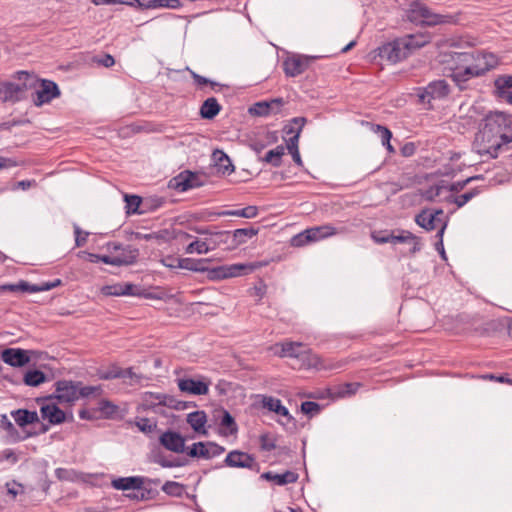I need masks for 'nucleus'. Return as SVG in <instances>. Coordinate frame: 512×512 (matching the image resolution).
I'll return each mask as SVG.
<instances>
[{
    "label": "nucleus",
    "instance_id": "obj_57",
    "mask_svg": "<svg viewBox=\"0 0 512 512\" xmlns=\"http://www.w3.org/2000/svg\"><path fill=\"white\" fill-rule=\"evenodd\" d=\"M74 233H75L76 246L77 247L83 246L87 241V237H88L89 233L83 232L78 226H74Z\"/></svg>",
    "mask_w": 512,
    "mask_h": 512
},
{
    "label": "nucleus",
    "instance_id": "obj_63",
    "mask_svg": "<svg viewBox=\"0 0 512 512\" xmlns=\"http://www.w3.org/2000/svg\"><path fill=\"white\" fill-rule=\"evenodd\" d=\"M19 163L13 158L0 157V170L10 169L18 166Z\"/></svg>",
    "mask_w": 512,
    "mask_h": 512
},
{
    "label": "nucleus",
    "instance_id": "obj_16",
    "mask_svg": "<svg viewBox=\"0 0 512 512\" xmlns=\"http://www.w3.org/2000/svg\"><path fill=\"white\" fill-rule=\"evenodd\" d=\"M285 104L286 101L283 98H274L270 101H261L250 107L249 113L255 116H268L270 114H278Z\"/></svg>",
    "mask_w": 512,
    "mask_h": 512
},
{
    "label": "nucleus",
    "instance_id": "obj_3",
    "mask_svg": "<svg viewBox=\"0 0 512 512\" xmlns=\"http://www.w3.org/2000/svg\"><path fill=\"white\" fill-rule=\"evenodd\" d=\"M431 40L428 34H411L396 39L386 45L387 59L393 63L405 59L411 52L419 49Z\"/></svg>",
    "mask_w": 512,
    "mask_h": 512
},
{
    "label": "nucleus",
    "instance_id": "obj_25",
    "mask_svg": "<svg viewBox=\"0 0 512 512\" xmlns=\"http://www.w3.org/2000/svg\"><path fill=\"white\" fill-rule=\"evenodd\" d=\"M41 416L52 424H60L65 421V413L52 402L43 405L40 409Z\"/></svg>",
    "mask_w": 512,
    "mask_h": 512
},
{
    "label": "nucleus",
    "instance_id": "obj_60",
    "mask_svg": "<svg viewBox=\"0 0 512 512\" xmlns=\"http://www.w3.org/2000/svg\"><path fill=\"white\" fill-rule=\"evenodd\" d=\"M74 472L72 470H68L65 468H57L55 470V475L59 480L69 481L73 479Z\"/></svg>",
    "mask_w": 512,
    "mask_h": 512
},
{
    "label": "nucleus",
    "instance_id": "obj_35",
    "mask_svg": "<svg viewBox=\"0 0 512 512\" xmlns=\"http://www.w3.org/2000/svg\"><path fill=\"white\" fill-rule=\"evenodd\" d=\"M210 259L182 258V268L193 272H205Z\"/></svg>",
    "mask_w": 512,
    "mask_h": 512
},
{
    "label": "nucleus",
    "instance_id": "obj_21",
    "mask_svg": "<svg viewBox=\"0 0 512 512\" xmlns=\"http://www.w3.org/2000/svg\"><path fill=\"white\" fill-rule=\"evenodd\" d=\"M224 462L229 467L252 468L255 464V459L246 452L233 450L227 454Z\"/></svg>",
    "mask_w": 512,
    "mask_h": 512
},
{
    "label": "nucleus",
    "instance_id": "obj_36",
    "mask_svg": "<svg viewBox=\"0 0 512 512\" xmlns=\"http://www.w3.org/2000/svg\"><path fill=\"white\" fill-rule=\"evenodd\" d=\"M141 7L144 8H157L168 7L177 8L180 5L179 0H135Z\"/></svg>",
    "mask_w": 512,
    "mask_h": 512
},
{
    "label": "nucleus",
    "instance_id": "obj_38",
    "mask_svg": "<svg viewBox=\"0 0 512 512\" xmlns=\"http://www.w3.org/2000/svg\"><path fill=\"white\" fill-rule=\"evenodd\" d=\"M218 215L237 216L251 219L258 215V208L256 206H247L240 210L221 211L218 213Z\"/></svg>",
    "mask_w": 512,
    "mask_h": 512
},
{
    "label": "nucleus",
    "instance_id": "obj_59",
    "mask_svg": "<svg viewBox=\"0 0 512 512\" xmlns=\"http://www.w3.org/2000/svg\"><path fill=\"white\" fill-rule=\"evenodd\" d=\"M122 373L126 375H121V378H129L130 379V385L138 384L142 380V376L136 374L131 368L128 369H122Z\"/></svg>",
    "mask_w": 512,
    "mask_h": 512
},
{
    "label": "nucleus",
    "instance_id": "obj_48",
    "mask_svg": "<svg viewBox=\"0 0 512 512\" xmlns=\"http://www.w3.org/2000/svg\"><path fill=\"white\" fill-rule=\"evenodd\" d=\"M136 427L143 433L149 434L156 429V423L151 422L148 418H140L135 422Z\"/></svg>",
    "mask_w": 512,
    "mask_h": 512
},
{
    "label": "nucleus",
    "instance_id": "obj_2",
    "mask_svg": "<svg viewBox=\"0 0 512 512\" xmlns=\"http://www.w3.org/2000/svg\"><path fill=\"white\" fill-rule=\"evenodd\" d=\"M440 62L447 65V74L452 80L463 89V84L469 79L479 76L487 71L483 68L485 63L484 53H469L450 51L441 56Z\"/></svg>",
    "mask_w": 512,
    "mask_h": 512
},
{
    "label": "nucleus",
    "instance_id": "obj_33",
    "mask_svg": "<svg viewBox=\"0 0 512 512\" xmlns=\"http://www.w3.org/2000/svg\"><path fill=\"white\" fill-rule=\"evenodd\" d=\"M143 480L139 477L118 478L112 482L114 488L119 490H128L140 488Z\"/></svg>",
    "mask_w": 512,
    "mask_h": 512
},
{
    "label": "nucleus",
    "instance_id": "obj_56",
    "mask_svg": "<svg viewBox=\"0 0 512 512\" xmlns=\"http://www.w3.org/2000/svg\"><path fill=\"white\" fill-rule=\"evenodd\" d=\"M99 409L106 415H112L116 412L117 406L108 400H101L99 402Z\"/></svg>",
    "mask_w": 512,
    "mask_h": 512
},
{
    "label": "nucleus",
    "instance_id": "obj_45",
    "mask_svg": "<svg viewBox=\"0 0 512 512\" xmlns=\"http://www.w3.org/2000/svg\"><path fill=\"white\" fill-rule=\"evenodd\" d=\"M497 91H510L512 89V75H502L495 80Z\"/></svg>",
    "mask_w": 512,
    "mask_h": 512
},
{
    "label": "nucleus",
    "instance_id": "obj_9",
    "mask_svg": "<svg viewBox=\"0 0 512 512\" xmlns=\"http://www.w3.org/2000/svg\"><path fill=\"white\" fill-rule=\"evenodd\" d=\"M336 230L334 227L329 225H324L320 227L310 228L305 230L304 232L294 236L292 238V245L299 247L306 245L310 242L318 241L325 237L336 234Z\"/></svg>",
    "mask_w": 512,
    "mask_h": 512
},
{
    "label": "nucleus",
    "instance_id": "obj_62",
    "mask_svg": "<svg viewBox=\"0 0 512 512\" xmlns=\"http://www.w3.org/2000/svg\"><path fill=\"white\" fill-rule=\"evenodd\" d=\"M260 442L261 448L265 451H271L276 447L274 441L268 435H262L260 437Z\"/></svg>",
    "mask_w": 512,
    "mask_h": 512
},
{
    "label": "nucleus",
    "instance_id": "obj_7",
    "mask_svg": "<svg viewBox=\"0 0 512 512\" xmlns=\"http://www.w3.org/2000/svg\"><path fill=\"white\" fill-rule=\"evenodd\" d=\"M257 268L256 264H231L222 265L212 269L207 267V277L209 280L217 281L227 278H233L241 275H247Z\"/></svg>",
    "mask_w": 512,
    "mask_h": 512
},
{
    "label": "nucleus",
    "instance_id": "obj_23",
    "mask_svg": "<svg viewBox=\"0 0 512 512\" xmlns=\"http://www.w3.org/2000/svg\"><path fill=\"white\" fill-rule=\"evenodd\" d=\"M160 443L172 452L181 453L184 451V438L177 432L167 431L163 433L160 436Z\"/></svg>",
    "mask_w": 512,
    "mask_h": 512
},
{
    "label": "nucleus",
    "instance_id": "obj_14",
    "mask_svg": "<svg viewBox=\"0 0 512 512\" xmlns=\"http://www.w3.org/2000/svg\"><path fill=\"white\" fill-rule=\"evenodd\" d=\"M224 451V447L219 446L213 442H198L192 445L188 451V455L190 457L210 459L221 455Z\"/></svg>",
    "mask_w": 512,
    "mask_h": 512
},
{
    "label": "nucleus",
    "instance_id": "obj_54",
    "mask_svg": "<svg viewBox=\"0 0 512 512\" xmlns=\"http://www.w3.org/2000/svg\"><path fill=\"white\" fill-rule=\"evenodd\" d=\"M221 425L227 427L230 430V433H234L237 431V427L233 417L229 412L224 411L221 419Z\"/></svg>",
    "mask_w": 512,
    "mask_h": 512
},
{
    "label": "nucleus",
    "instance_id": "obj_49",
    "mask_svg": "<svg viewBox=\"0 0 512 512\" xmlns=\"http://www.w3.org/2000/svg\"><path fill=\"white\" fill-rule=\"evenodd\" d=\"M359 387L358 383H347L339 386L337 394L341 397L350 396L356 393Z\"/></svg>",
    "mask_w": 512,
    "mask_h": 512
},
{
    "label": "nucleus",
    "instance_id": "obj_64",
    "mask_svg": "<svg viewBox=\"0 0 512 512\" xmlns=\"http://www.w3.org/2000/svg\"><path fill=\"white\" fill-rule=\"evenodd\" d=\"M484 56H485V63L483 65L484 69H487V71H488L497 65V58L494 54L484 53Z\"/></svg>",
    "mask_w": 512,
    "mask_h": 512
},
{
    "label": "nucleus",
    "instance_id": "obj_31",
    "mask_svg": "<svg viewBox=\"0 0 512 512\" xmlns=\"http://www.w3.org/2000/svg\"><path fill=\"white\" fill-rule=\"evenodd\" d=\"M187 422L190 424V426L193 428L195 432L203 434L206 433L204 427L207 422V417L203 411L189 413L187 415Z\"/></svg>",
    "mask_w": 512,
    "mask_h": 512
},
{
    "label": "nucleus",
    "instance_id": "obj_28",
    "mask_svg": "<svg viewBox=\"0 0 512 512\" xmlns=\"http://www.w3.org/2000/svg\"><path fill=\"white\" fill-rule=\"evenodd\" d=\"M261 478L268 481H273L277 485H285L288 483H294L297 481V474L291 471H286L283 474H274L272 472H265L261 475Z\"/></svg>",
    "mask_w": 512,
    "mask_h": 512
},
{
    "label": "nucleus",
    "instance_id": "obj_20",
    "mask_svg": "<svg viewBox=\"0 0 512 512\" xmlns=\"http://www.w3.org/2000/svg\"><path fill=\"white\" fill-rule=\"evenodd\" d=\"M311 58L306 56H292L283 63L287 76L295 77L303 73L309 66Z\"/></svg>",
    "mask_w": 512,
    "mask_h": 512
},
{
    "label": "nucleus",
    "instance_id": "obj_5",
    "mask_svg": "<svg viewBox=\"0 0 512 512\" xmlns=\"http://www.w3.org/2000/svg\"><path fill=\"white\" fill-rule=\"evenodd\" d=\"M407 17L413 23L427 26L453 24L456 22L454 16L434 13L421 2H413L410 5Z\"/></svg>",
    "mask_w": 512,
    "mask_h": 512
},
{
    "label": "nucleus",
    "instance_id": "obj_58",
    "mask_svg": "<svg viewBox=\"0 0 512 512\" xmlns=\"http://www.w3.org/2000/svg\"><path fill=\"white\" fill-rule=\"evenodd\" d=\"M219 212H212V211H202L200 213H197L193 216V218L197 221H213L216 217H220L221 215H218Z\"/></svg>",
    "mask_w": 512,
    "mask_h": 512
},
{
    "label": "nucleus",
    "instance_id": "obj_61",
    "mask_svg": "<svg viewBox=\"0 0 512 512\" xmlns=\"http://www.w3.org/2000/svg\"><path fill=\"white\" fill-rule=\"evenodd\" d=\"M7 492L13 498H15L18 494L23 492V487L21 484L16 483L15 481L6 484Z\"/></svg>",
    "mask_w": 512,
    "mask_h": 512
},
{
    "label": "nucleus",
    "instance_id": "obj_30",
    "mask_svg": "<svg viewBox=\"0 0 512 512\" xmlns=\"http://www.w3.org/2000/svg\"><path fill=\"white\" fill-rule=\"evenodd\" d=\"M61 283L62 282H61L60 279H56V280H54L52 282H43V283H41L39 285H32V284H29L26 281H20V289L23 292L35 293V292L51 290V289H53L55 287L60 286Z\"/></svg>",
    "mask_w": 512,
    "mask_h": 512
},
{
    "label": "nucleus",
    "instance_id": "obj_13",
    "mask_svg": "<svg viewBox=\"0 0 512 512\" xmlns=\"http://www.w3.org/2000/svg\"><path fill=\"white\" fill-rule=\"evenodd\" d=\"M55 398L61 403H72L79 398V382L58 381Z\"/></svg>",
    "mask_w": 512,
    "mask_h": 512
},
{
    "label": "nucleus",
    "instance_id": "obj_29",
    "mask_svg": "<svg viewBox=\"0 0 512 512\" xmlns=\"http://www.w3.org/2000/svg\"><path fill=\"white\" fill-rule=\"evenodd\" d=\"M194 180L195 177L191 173H181L170 181V187L180 192H184L194 187Z\"/></svg>",
    "mask_w": 512,
    "mask_h": 512
},
{
    "label": "nucleus",
    "instance_id": "obj_15",
    "mask_svg": "<svg viewBox=\"0 0 512 512\" xmlns=\"http://www.w3.org/2000/svg\"><path fill=\"white\" fill-rule=\"evenodd\" d=\"M424 197L430 201L453 203L454 193L445 181L432 185L424 192Z\"/></svg>",
    "mask_w": 512,
    "mask_h": 512
},
{
    "label": "nucleus",
    "instance_id": "obj_47",
    "mask_svg": "<svg viewBox=\"0 0 512 512\" xmlns=\"http://www.w3.org/2000/svg\"><path fill=\"white\" fill-rule=\"evenodd\" d=\"M282 403L279 399L274 398L272 396H264L262 398V406L269 411L277 413L278 409L281 407Z\"/></svg>",
    "mask_w": 512,
    "mask_h": 512
},
{
    "label": "nucleus",
    "instance_id": "obj_44",
    "mask_svg": "<svg viewBox=\"0 0 512 512\" xmlns=\"http://www.w3.org/2000/svg\"><path fill=\"white\" fill-rule=\"evenodd\" d=\"M258 233V230L250 228H243V229H236L233 232V237L235 240H237V245L242 244L245 242L244 238H252Z\"/></svg>",
    "mask_w": 512,
    "mask_h": 512
},
{
    "label": "nucleus",
    "instance_id": "obj_27",
    "mask_svg": "<svg viewBox=\"0 0 512 512\" xmlns=\"http://www.w3.org/2000/svg\"><path fill=\"white\" fill-rule=\"evenodd\" d=\"M212 160L218 172L222 174H231L234 166L227 154L221 150H215L212 154Z\"/></svg>",
    "mask_w": 512,
    "mask_h": 512
},
{
    "label": "nucleus",
    "instance_id": "obj_40",
    "mask_svg": "<svg viewBox=\"0 0 512 512\" xmlns=\"http://www.w3.org/2000/svg\"><path fill=\"white\" fill-rule=\"evenodd\" d=\"M298 359L306 368L320 369L322 367L320 357L316 354H313L310 350H304L301 357Z\"/></svg>",
    "mask_w": 512,
    "mask_h": 512
},
{
    "label": "nucleus",
    "instance_id": "obj_1",
    "mask_svg": "<svg viewBox=\"0 0 512 512\" xmlns=\"http://www.w3.org/2000/svg\"><path fill=\"white\" fill-rule=\"evenodd\" d=\"M512 143V115L495 111L484 119V125L475 138V147L482 156L496 158L510 149Z\"/></svg>",
    "mask_w": 512,
    "mask_h": 512
},
{
    "label": "nucleus",
    "instance_id": "obj_41",
    "mask_svg": "<svg viewBox=\"0 0 512 512\" xmlns=\"http://www.w3.org/2000/svg\"><path fill=\"white\" fill-rule=\"evenodd\" d=\"M23 380L26 385L36 387L46 381V376L42 371L29 370L25 373Z\"/></svg>",
    "mask_w": 512,
    "mask_h": 512
},
{
    "label": "nucleus",
    "instance_id": "obj_53",
    "mask_svg": "<svg viewBox=\"0 0 512 512\" xmlns=\"http://www.w3.org/2000/svg\"><path fill=\"white\" fill-rule=\"evenodd\" d=\"M476 179H479V176H475V177H469L463 181H457V182H454V183H451L449 185L452 193L456 194L459 193L460 191H462L467 184H469L470 182L476 180Z\"/></svg>",
    "mask_w": 512,
    "mask_h": 512
},
{
    "label": "nucleus",
    "instance_id": "obj_55",
    "mask_svg": "<svg viewBox=\"0 0 512 512\" xmlns=\"http://www.w3.org/2000/svg\"><path fill=\"white\" fill-rule=\"evenodd\" d=\"M125 201L127 203V212H136L141 203V198L134 195H125Z\"/></svg>",
    "mask_w": 512,
    "mask_h": 512
},
{
    "label": "nucleus",
    "instance_id": "obj_42",
    "mask_svg": "<svg viewBox=\"0 0 512 512\" xmlns=\"http://www.w3.org/2000/svg\"><path fill=\"white\" fill-rule=\"evenodd\" d=\"M479 194L480 190L478 188H473L460 195L454 194L453 204H455L457 208H461Z\"/></svg>",
    "mask_w": 512,
    "mask_h": 512
},
{
    "label": "nucleus",
    "instance_id": "obj_19",
    "mask_svg": "<svg viewBox=\"0 0 512 512\" xmlns=\"http://www.w3.org/2000/svg\"><path fill=\"white\" fill-rule=\"evenodd\" d=\"M1 359L13 367H23L30 361L28 351L19 348H7L1 353Z\"/></svg>",
    "mask_w": 512,
    "mask_h": 512
},
{
    "label": "nucleus",
    "instance_id": "obj_32",
    "mask_svg": "<svg viewBox=\"0 0 512 512\" xmlns=\"http://www.w3.org/2000/svg\"><path fill=\"white\" fill-rule=\"evenodd\" d=\"M220 111V105L213 97L204 101L200 109V115L204 119H213Z\"/></svg>",
    "mask_w": 512,
    "mask_h": 512
},
{
    "label": "nucleus",
    "instance_id": "obj_12",
    "mask_svg": "<svg viewBox=\"0 0 512 512\" xmlns=\"http://www.w3.org/2000/svg\"><path fill=\"white\" fill-rule=\"evenodd\" d=\"M32 89L35 90L33 102L36 106H42L43 104L49 103L52 99L60 95V91L56 83L50 80H39L37 78V86Z\"/></svg>",
    "mask_w": 512,
    "mask_h": 512
},
{
    "label": "nucleus",
    "instance_id": "obj_50",
    "mask_svg": "<svg viewBox=\"0 0 512 512\" xmlns=\"http://www.w3.org/2000/svg\"><path fill=\"white\" fill-rule=\"evenodd\" d=\"M121 375H125L124 373H122V369L118 367H113L106 371L100 372L99 378L103 380H110L115 378H121Z\"/></svg>",
    "mask_w": 512,
    "mask_h": 512
},
{
    "label": "nucleus",
    "instance_id": "obj_10",
    "mask_svg": "<svg viewBox=\"0 0 512 512\" xmlns=\"http://www.w3.org/2000/svg\"><path fill=\"white\" fill-rule=\"evenodd\" d=\"M450 93V87L445 80H435L430 82L423 90L419 93L421 102L427 103L432 107V101L443 100Z\"/></svg>",
    "mask_w": 512,
    "mask_h": 512
},
{
    "label": "nucleus",
    "instance_id": "obj_24",
    "mask_svg": "<svg viewBox=\"0 0 512 512\" xmlns=\"http://www.w3.org/2000/svg\"><path fill=\"white\" fill-rule=\"evenodd\" d=\"M77 256L81 259L87 260L91 263L103 262L112 266H120V264L128 263L131 259V256L127 258H116V257H106L105 255H97L94 253H88L86 251L78 252Z\"/></svg>",
    "mask_w": 512,
    "mask_h": 512
},
{
    "label": "nucleus",
    "instance_id": "obj_18",
    "mask_svg": "<svg viewBox=\"0 0 512 512\" xmlns=\"http://www.w3.org/2000/svg\"><path fill=\"white\" fill-rule=\"evenodd\" d=\"M209 382L194 380L191 378H182L177 380L178 388L181 392L190 395H206L209 392Z\"/></svg>",
    "mask_w": 512,
    "mask_h": 512
},
{
    "label": "nucleus",
    "instance_id": "obj_51",
    "mask_svg": "<svg viewBox=\"0 0 512 512\" xmlns=\"http://www.w3.org/2000/svg\"><path fill=\"white\" fill-rule=\"evenodd\" d=\"M301 410L304 414L313 416L320 411V405L316 402L306 401L301 404Z\"/></svg>",
    "mask_w": 512,
    "mask_h": 512
},
{
    "label": "nucleus",
    "instance_id": "obj_37",
    "mask_svg": "<svg viewBox=\"0 0 512 512\" xmlns=\"http://www.w3.org/2000/svg\"><path fill=\"white\" fill-rule=\"evenodd\" d=\"M16 423L23 427L27 424H31L38 419V415L36 412L28 411V410H17L12 413Z\"/></svg>",
    "mask_w": 512,
    "mask_h": 512
},
{
    "label": "nucleus",
    "instance_id": "obj_34",
    "mask_svg": "<svg viewBox=\"0 0 512 512\" xmlns=\"http://www.w3.org/2000/svg\"><path fill=\"white\" fill-rule=\"evenodd\" d=\"M215 247H216V245L210 246L206 240H200L198 238H195V240L192 241L186 247L185 252L187 254L197 253V254L201 255V254H207L208 252L213 250Z\"/></svg>",
    "mask_w": 512,
    "mask_h": 512
},
{
    "label": "nucleus",
    "instance_id": "obj_52",
    "mask_svg": "<svg viewBox=\"0 0 512 512\" xmlns=\"http://www.w3.org/2000/svg\"><path fill=\"white\" fill-rule=\"evenodd\" d=\"M160 262L168 268H182V258H177L171 255L163 257Z\"/></svg>",
    "mask_w": 512,
    "mask_h": 512
},
{
    "label": "nucleus",
    "instance_id": "obj_4",
    "mask_svg": "<svg viewBox=\"0 0 512 512\" xmlns=\"http://www.w3.org/2000/svg\"><path fill=\"white\" fill-rule=\"evenodd\" d=\"M37 77L25 71L17 72V80L0 83V98L5 102H17L26 91L36 88Z\"/></svg>",
    "mask_w": 512,
    "mask_h": 512
},
{
    "label": "nucleus",
    "instance_id": "obj_39",
    "mask_svg": "<svg viewBox=\"0 0 512 512\" xmlns=\"http://www.w3.org/2000/svg\"><path fill=\"white\" fill-rule=\"evenodd\" d=\"M284 154V147L277 146L275 149L268 151L264 158H262V161L269 163L274 167H279L281 165V159Z\"/></svg>",
    "mask_w": 512,
    "mask_h": 512
},
{
    "label": "nucleus",
    "instance_id": "obj_11",
    "mask_svg": "<svg viewBox=\"0 0 512 512\" xmlns=\"http://www.w3.org/2000/svg\"><path fill=\"white\" fill-rule=\"evenodd\" d=\"M442 210H423L416 216V222L422 228L431 231L439 228L438 234L442 237L446 224L443 222Z\"/></svg>",
    "mask_w": 512,
    "mask_h": 512
},
{
    "label": "nucleus",
    "instance_id": "obj_43",
    "mask_svg": "<svg viewBox=\"0 0 512 512\" xmlns=\"http://www.w3.org/2000/svg\"><path fill=\"white\" fill-rule=\"evenodd\" d=\"M103 393V389L100 385L98 386H81L79 382V397H99Z\"/></svg>",
    "mask_w": 512,
    "mask_h": 512
},
{
    "label": "nucleus",
    "instance_id": "obj_46",
    "mask_svg": "<svg viewBox=\"0 0 512 512\" xmlns=\"http://www.w3.org/2000/svg\"><path fill=\"white\" fill-rule=\"evenodd\" d=\"M162 490L168 495L180 496L183 492V486L177 482L167 481L163 485Z\"/></svg>",
    "mask_w": 512,
    "mask_h": 512
},
{
    "label": "nucleus",
    "instance_id": "obj_8",
    "mask_svg": "<svg viewBox=\"0 0 512 512\" xmlns=\"http://www.w3.org/2000/svg\"><path fill=\"white\" fill-rule=\"evenodd\" d=\"M386 243L391 244L395 250L403 244H407V249L400 250L403 256L413 255L420 250L421 245L417 237L406 230H395L386 235Z\"/></svg>",
    "mask_w": 512,
    "mask_h": 512
},
{
    "label": "nucleus",
    "instance_id": "obj_26",
    "mask_svg": "<svg viewBox=\"0 0 512 512\" xmlns=\"http://www.w3.org/2000/svg\"><path fill=\"white\" fill-rule=\"evenodd\" d=\"M134 288L131 283H116L102 287L101 292L105 296L136 295Z\"/></svg>",
    "mask_w": 512,
    "mask_h": 512
},
{
    "label": "nucleus",
    "instance_id": "obj_22",
    "mask_svg": "<svg viewBox=\"0 0 512 512\" xmlns=\"http://www.w3.org/2000/svg\"><path fill=\"white\" fill-rule=\"evenodd\" d=\"M303 348L304 346L300 342H284L275 344L271 347V350L279 357H293L298 359L304 351Z\"/></svg>",
    "mask_w": 512,
    "mask_h": 512
},
{
    "label": "nucleus",
    "instance_id": "obj_17",
    "mask_svg": "<svg viewBox=\"0 0 512 512\" xmlns=\"http://www.w3.org/2000/svg\"><path fill=\"white\" fill-rule=\"evenodd\" d=\"M106 249L108 254L106 257H116V258H127L131 256V259L128 263L120 264V266H128L136 262V259L139 255L138 249L132 246H122L116 242H110L106 244Z\"/></svg>",
    "mask_w": 512,
    "mask_h": 512
},
{
    "label": "nucleus",
    "instance_id": "obj_6",
    "mask_svg": "<svg viewBox=\"0 0 512 512\" xmlns=\"http://www.w3.org/2000/svg\"><path fill=\"white\" fill-rule=\"evenodd\" d=\"M159 406H165L175 410H181L185 407L183 402L177 400L173 396L162 393L145 392L141 395V402L139 403L137 410L156 411Z\"/></svg>",
    "mask_w": 512,
    "mask_h": 512
}]
</instances>
